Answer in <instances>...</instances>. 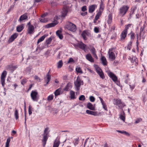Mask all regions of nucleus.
Listing matches in <instances>:
<instances>
[{
	"label": "nucleus",
	"instance_id": "22",
	"mask_svg": "<svg viewBox=\"0 0 147 147\" xmlns=\"http://www.w3.org/2000/svg\"><path fill=\"white\" fill-rule=\"evenodd\" d=\"M28 18L26 13H25L22 15L20 17L19 19V21L21 22L23 20H26Z\"/></svg>",
	"mask_w": 147,
	"mask_h": 147
},
{
	"label": "nucleus",
	"instance_id": "44",
	"mask_svg": "<svg viewBox=\"0 0 147 147\" xmlns=\"http://www.w3.org/2000/svg\"><path fill=\"white\" fill-rule=\"evenodd\" d=\"M10 141V138H7L6 142L5 147H9V144Z\"/></svg>",
	"mask_w": 147,
	"mask_h": 147
},
{
	"label": "nucleus",
	"instance_id": "52",
	"mask_svg": "<svg viewBox=\"0 0 147 147\" xmlns=\"http://www.w3.org/2000/svg\"><path fill=\"white\" fill-rule=\"evenodd\" d=\"M102 107L103 109L106 111H108L107 107V105L105 103H104L103 104H102Z\"/></svg>",
	"mask_w": 147,
	"mask_h": 147
},
{
	"label": "nucleus",
	"instance_id": "48",
	"mask_svg": "<svg viewBox=\"0 0 147 147\" xmlns=\"http://www.w3.org/2000/svg\"><path fill=\"white\" fill-rule=\"evenodd\" d=\"M85 99V97L84 95H81L79 98V100L81 101H84Z\"/></svg>",
	"mask_w": 147,
	"mask_h": 147
},
{
	"label": "nucleus",
	"instance_id": "62",
	"mask_svg": "<svg viewBox=\"0 0 147 147\" xmlns=\"http://www.w3.org/2000/svg\"><path fill=\"white\" fill-rule=\"evenodd\" d=\"M14 6L13 5H11L9 9H8V11H7V12H9L11 10H12L14 8Z\"/></svg>",
	"mask_w": 147,
	"mask_h": 147
},
{
	"label": "nucleus",
	"instance_id": "38",
	"mask_svg": "<svg viewBox=\"0 0 147 147\" xmlns=\"http://www.w3.org/2000/svg\"><path fill=\"white\" fill-rule=\"evenodd\" d=\"M95 67L97 73H100V71H102V70L98 66L96 65L95 66Z\"/></svg>",
	"mask_w": 147,
	"mask_h": 147
},
{
	"label": "nucleus",
	"instance_id": "27",
	"mask_svg": "<svg viewBox=\"0 0 147 147\" xmlns=\"http://www.w3.org/2000/svg\"><path fill=\"white\" fill-rule=\"evenodd\" d=\"M120 118L123 121H125V115L123 111L121 113L120 115Z\"/></svg>",
	"mask_w": 147,
	"mask_h": 147
},
{
	"label": "nucleus",
	"instance_id": "32",
	"mask_svg": "<svg viewBox=\"0 0 147 147\" xmlns=\"http://www.w3.org/2000/svg\"><path fill=\"white\" fill-rule=\"evenodd\" d=\"M47 36V35H46L45 34L40 38L38 40L37 42V44H38L40 42L43 40Z\"/></svg>",
	"mask_w": 147,
	"mask_h": 147
},
{
	"label": "nucleus",
	"instance_id": "15",
	"mask_svg": "<svg viewBox=\"0 0 147 147\" xmlns=\"http://www.w3.org/2000/svg\"><path fill=\"white\" fill-rule=\"evenodd\" d=\"M86 59L88 61L91 62H94V60L93 58L92 57L91 55L90 54H87L86 56Z\"/></svg>",
	"mask_w": 147,
	"mask_h": 147
},
{
	"label": "nucleus",
	"instance_id": "26",
	"mask_svg": "<svg viewBox=\"0 0 147 147\" xmlns=\"http://www.w3.org/2000/svg\"><path fill=\"white\" fill-rule=\"evenodd\" d=\"M60 144V141L56 138L55 140L53 147H58Z\"/></svg>",
	"mask_w": 147,
	"mask_h": 147
},
{
	"label": "nucleus",
	"instance_id": "3",
	"mask_svg": "<svg viewBox=\"0 0 147 147\" xmlns=\"http://www.w3.org/2000/svg\"><path fill=\"white\" fill-rule=\"evenodd\" d=\"M74 84L76 90L78 91L80 89V87L81 85L83 84V82L81 80L80 78L78 76L76 81L74 82Z\"/></svg>",
	"mask_w": 147,
	"mask_h": 147
},
{
	"label": "nucleus",
	"instance_id": "2",
	"mask_svg": "<svg viewBox=\"0 0 147 147\" xmlns=\"http://www.w3.org/2000/svg\"><path fill=\"white\" fill-rule=\"evenodd\" d=\"M66 28L69 30L73 32H75L77 30L76 26L73 23L67 22L66 24Z\"/></svg>",
	"mask_w": 147,
	"mask_h": 147
},
{
	"label": "nucleus",
	"instance_id": "31",
	"mask_svg": "<svg viewBox=\"0 0 147 147\" xmlns=\"http://www.w3.org/2000/svg\"><path fill=\"white\" fill-rule=\"evenodd\" d=\"M70 98L71 99H74L76 98L75 95V92L74 91L71 90L70 91Z\"/></svg>",
	"mask_w": 147,
	"mask_h": 147
},
{
	"label": "nucleus",
	"instance_id": "51",
	"mask_svg": "<svg viewBox=\"0 0 147 147\" xmlns=\"http://www.w3.org/2000/svg\"><path fill=\"white\" fill-rule=\"evenodd\" d=\"M79 138H76L75 139V140H74V145L75 146H76L77 145L78 142H79Z\"/></svg>",
	"mask_w": 147,
	"mask_h": 147
},
{
	"label": "nucleus",
	"instance_id": "20",
	"mask_svg": "<svg viewBox=\"0 0 147 147\" xmlns=\"http://www.w3.org/2000/svg\"><path fill=\"white\" fill-rule=\"evenodd\" d=\"M127 32L123 30L121 32V40H124L126 37Z\"/></svg>",
	"mask_w": 147,
	"mask_h": 147
},
{
	"label": "nucleus",
	"instance_id": "18",
	"mask_svg": "<svg viewBox=\"0 0 147 147\" xmlns=\"http://www.w3.org/2000/svg\"><path fill=\"white\" fill-rule=\"evenodd\" d=\"M68 11L67 9L66 8H64L62 9L61 13V16L63 18H64L67 15Z\"/></svg>",
	"mask_w": 147,
	"mask_h": 147
},
{
	"label": "nucleus",
	"instance_id": "46",
	"mask_svg": "<svg viewBox=\"0 0 147 147\" xmlns=\"http://www.w3.org/2000/svg\"><path fill=\"white\" fill-rule=\"evenodd\" d=\"M53 98V94H51L48 97L47 100L48 101H50L52 100Z\"/></svg>",
	"mask_w": 147,
	"mask_h": 147
},
{
	"label": "nucleus",
	"instance_id": "36",
	"mask_svg": "<svg viewBox=\"0 0 147 147\" xmlns=\"http://www.w3.org/2000/svg\"><path fill=\"white\" fill-rule=\"evenodd\" d=\"M63 65V63L62 60L59 61L57 63V67L58 68H61L62 66Z\"/></svg>",
	"mask_w": 147,
	"mask_h": 147
},
{
	"label": "nucleus",
	"instance_id": "9",
	"mask_svg": "<svg viewBox=\"0 0 147 147\" xmlns=\"http://www.w3.org/2000/svg\"><path fill=\"white\" fill-rule=\"evenodd\" d=\"M108 76L111 78L115 82L117 80V76L114 74L110 72L108 73Z\"/></svg>",
	"mask_w": 147,
	"mask_h": 147
},
{
	"label": "nucleus",
	"instance_id": "6",
	"mask_svg": "<svg viewBox=\"0 0 147 147\" xmlns=\"http://www.w3.org/2000/svg\"><path fill=\"white\" fill-rule=\"evenodd\" d=\"M38 93L36 90H32L30 94L31 98L34 101H38V98L37 97Z\"/></svg>",
	"mask_w": 147,
	"mask_h": 147
},
{
	"label": "nucleus",
	"instance_id": "56",
	"mask_svg": "<svg viewBox=\"0 0 147 147\" xmlns=\"http://www.w3.org/2000/svg\"><path fill=\"white\" fill-rule=\"evenodd\" d=\"M94 32L96 33H98L99 32V28L96 27L94 28Z\"/></svg>",
	"mask_w": 147,
	"mask_h": 147
},
{
	"label": "nucleus",
	"instance_id": "61",
	"mask_svg": "<svg viewBox=\"0 0 147 147\" xmlns=\"http://www.w3.org/2000/svg\"><path fill=\"white\" fill-rule=\"evenodd\" d=\"M34 78L35 80L37 81L39 80V81H40V78L37 76H35L34 77Z\"/></svg>",
	"mask_w": 147,
	"mask_h": 147
},
{
	"label": "nucleus",
	"instance_id": "47",
	"mask_svg": "<svg viewBox=\"0 0 147 147\" xmlns=\"http://www.w3.org/2000/svg\"><path fill=\"white\" fill-rule=\"evenodd\" d=\"M5 78H1V82L3 87L4 86L5 84Z\"/></svg>",
	"mask_w": 147,
	"mask_h": 147
},
{
	"label": "nucleus",
	"instance_id": "8",
	"mask_svg": "<svg viewBox=\"0 0 147 147\" xmlns=\"http://www.w3.org/2000/svg\"><path fill=\"white\" fill-rule=\"evenodd\" d=\"M76 46L80 49L84 50L85 51L86 49H87V46L82 42H80L78 43L76 45Z\"/></svg>",
	"mask_w": 147,
	"mask_h": 147
},
{
	"label": "nucleus",
	"instance_id": "14",
	"mask_svg": "<svg viewBox=\"0 0 147 147\" xmlns=\"http://www.w3.org/2000/svg\"><path fill=\"white\" fill-rule=\"evenodd\" d=\"M34 28L32 25H30L29 26L28 29V33L30 34H32L34 31Z\"/></svg>",
	"mask_w": 147,
	"mask_h": 147
},
{
	"label": "nucleus",
	"instance_id": "5",
	"mask_svg": "<svg viewBox=\"0 0 147 147\" xmlns=\"http://www.w3.org/2000/svg\"><path fill=\"white\" fill-rule=\"evenodd\" d=\"M113 102L114 105L118 106L121 109L125 106V104L122 102L120 99H116L115 100L114 99Z\"/></svg>",
	"mask_w": 147,
	"mask_h": 147
},
{
	"label": "nucleus",
	"instance_id": "10",
	"mask_svg": "<svg viewBox=\"0 0 147 147\" xmlns=\"http://www.w3.org/2000/svg\"><path fill=\"white\" fill-rule=\"evenodd\" d=\"M49 72L50 71H49L46 75V78H45V80L46 83V84L45 85V86L47 85L48 84L49 82L51 80V76L49 74Z\"/></svg>",
	"mask_w": 147,
	"mask_h": 147
},
{
	"label": "nucleus",
	"instance_id": "19",
	"mask_svg": "<svg viewBox=\"0 0 147 147\" xmlns=\"http://www.w3.org/2000/svg\"><path fill=\"white\" fill-rule=\"evenodd\" d=\"M87 107L90 110H95V107L90 102H88L87 105Z\"/></svg>",
	"mask_w": 147,
	"mask_h": 147
},
{
	"label": "nucleus",
	"instance_id": "37",
	"mask_svg": "<svg viewBox=\"0 0 147 147\" xmlns=\"http://www.w3.org/2000/svg\"><path fill=\"white\" fill-rule=\"evenodd\" d=\"M87 33L85 31H83L81 34V36L84 40H86Z\"/></svg>",
	"mask_w": 147,
	"mask_h": 147
},
{
	"label": "nucleus",
	"instance_id": "53",
	"mask_svg": "<svg viewBox=\"0 0 147 147\" xmlns=\"http://www.w3.org/2000/svg\"><path fill=\"white\" fill-rule=\"evenodd\" d=\"M32 107L31 105H29L28 108V113L30 115L32 114Z\"/></svg>",
	"mask_w": 147,
	"mask_h": 147
},
{
	"label": "nucleus",
	"instance_id": "11",
	"mask_svg": "<svg viewBox=\"0 0 147 147\" xmlns=\"http://www.w3.org/2000/svg\"><path fill=\"white\" fill-rule=\"evenodd\" d=\"M86 113L88 115H91L94 116L99 115L100 113L99 114L97 112L89 110H86Z\"/></svg>",
	"mask_w": 147,
	"mask_h": 147
},
{
	"label": "nucleus",
	"instance_id": "4",
	"mask_svg": "<svg viewBox=\"0 0 147 147\" xmlns=\"http://www.w3.org/2000/svg\"><path fill=\"white\" fill-rule=\"evenodd\" d=\"M129 7L127 5H123L120 9L119 14L123 16L128 10Z\"/></svg>",
	"mask_w": 147,
	"mask_h": 147
},
{
	"label": "nucleus",
	"instance_id": "50",
	"mask_svg": "<svg viewBox=\"0 0 147 147\" xmlns=\"http://www.w3.org/2000/svg\"><path fill=\"white\" fill-rule=\"evenodd\" d=\"M39 20L40 22L43 23H45L47 21V20L46 19L43 18H40Z\"/></svg>",
	"mask_w": 147,
	"mask_h": 147
},
{
	"label": "nucleus",
	"instance_id": "1",
	"mask_svg": "<svg viewBox=\"0 0 147 147\" xmlns=\"http://www.w3.org/2000/svg\"><path fill=\"white\" fill-rule=\"evenodd\" d=\"M49 128L48 127L46 128L44 130V133L42 134L43 138L42 142L43 146H45L48 138L49 134Z\"/></svg>",
	"mask_w": 147,
	"mask_h": 147
},
{
	"label": "nucleus",
	"instance_id": "60",
	"mask_svg": "<svg viewBox=\"0 0 147 147\" xmlns=\"http://www.w3.org/2000/svg\"><path fill=\"white\" fill-rule=\"evenodd\" d=\"M86 10V6H84L82 7V11H85Z\"/></svg>",
	"mask_w": 147,
	"mask_h": 147
},
{
	"label": "nucleus",
	"instance_id": "29",
	"mask_svg": "<svg viewBox=\"0 0 147 147\" xmlns=\"http://www.w3.org/2000/svg\"><path fill=\"white\" fill-rule=\"evenodd\" d=\"M101 61H102V63L103 65H107L106 59L104 56H102L101 57Z\"/></svg>",
	"mask_w": 147,
	"mask_h": 147
},
{
	"label": "nucleus",
	"instance_id": "17",
	"mask_svg": "<svg viewBox=\"0 0 147 147\" xmlns=\"http://www.w3.org/2000/svg\"><path fill=\"white\" fill-rule=\"evenodd\" d=\"M90 50L91 51V53L93 55L94 57L97 59L98 57L96 54V51L95 49L93 47H92V48L90 49Z\"/></svg>",
	"mask_w": 147,
	"mask_h": 147
},
{
	"label": "nucleus",
	"instance_id": "40",
	"mask_svg": "<svg viewBox=\"0 0 147 147\" xmlns=\"http://www.w3.org/2000/svg\"><path fill=\"white\" fill-rule=\"evenodd\" d=\"M97 74L100 76V77L102 79L105 78V76L104 75L103 72L102 71H100V73H98Z\"/></svg>",
	"mask_w": 147,
	"mask_h": 147
},
{
	"label": "nucleus",
	"instance_id": "30",
	"mask_svg": "<svg viewBox=\"0 0 147 147\" xmlns=\"http://www.w3.org/2000/svg\"><path fill=\"white\" fill-rule=\"evenodd\" d=\"M61 88H59L56 90L54 92V94L55 96L60 95L61 92Z\"/></svg>",
	"mask_w": 147,
	"mask_h": 147
},
{
	"label": "nucleus",
	"instance_id": "63",
	"mask_svg": "<svg viewBox=\"0 0 147 147\" xmlns=\"http://www.w3.org/2000/svg\"><path fill=\"white\" fill-rule=\"evenodd\" d=\"M123 132H124V134L126 136H129L130 135L129 134V133L127 132L126 131H124Z\"/></svg>",
	"mask_w": 147,
	"mask_h": 147
},
{
	"label": "nucleus",
	"instance_id": "57",
	"mask_svg": "<svg viewBox=\"0 0 147 147\" xmlns=\"http://www.w3.org/2000/svg\"><path fill=\"white\" fill-rule=\"evenodd\" d=\"M74 61L73 59L72 58H69V60H68V63H69L71 62H74Z\"/></svg>",
	"mask_w": 147,
	"mask_h": 147
},
{
	"label": "nucleus",
	"instance_id": "21",
	"mask_svg": "<svg viewBox=\"0 0 147 147\" xmlns=\"http://www.w3.org/2000/svg\"><path fill=\"white\" fill-rule=\"evenodd\" d=\"M96 5H92L89 7V12L90 13H92L94 10Z\"/></svg>",
	"mask_w": 147,
	"mask_h": 147
},
{
	"label": "nucleus",
	"instance_id": "16",
	"mask_svg": "<svg viewBox=\"0 0 147 147\" xmlns=\"http://www.w3.org/2000/svg\"><path fill=\"white\" fill-rule=\"evenodd\" d=\"M108 53L109 58L111 59L112 61L114 60L115 58V55L114 53L112 51L110 52V49L109 50Z\"/></svg>",
	"mask_w": 147,
	"mask_h": 147
},
{
	"label": "nucleus",
	"instance_id": "33",
	"mask_svg": "<svg viewBox=\"0 0 147 147\" xmlns=\"http://www.w3.org/2000/svg\"><path fill=\"white\" fill-rule=\"evenodd\" d=\"M50 3L51 4V5L53 7H55L57 6L58 5V4L56 2L53 1H50Z\"/></svg>",
	"mask_w": 147,
	"mask_h": 147
},
{
	"label": "nucleus",
	"instance_id": "24",
	"mask_svg": "<svg viewBox=\"0 0 147 147\" xmlns=\"http://www.w3.org/2000/svg\"><path fill=\"white\" fill-rule=\"evenodd\" d=\"M71 88V84L70 83H68L67 84L63 90L64 91H67L70 90V88Z\"/></svg>",
	"mask_w": 147,
	"mask_h": 147
},
{
	"label": "nucleus",
	"instance_id": "39",
	"mask_svg": "<svg viewBox=\"0 0 147 147\" xmlns=\"http://www.w3.org/2000/svg\"><path fill=\"white\" fill-rule=\"evenodd\" d=\"M129 34L130 35V38L131 39L133 40L135 37V34L132 31H131Z\"/></svg>",
	"mask_w": 147,
	"mask_h": 147
},
{
	"label": "nucleus",
	"instance_id": "43",
	"mask_svg": "<svg viewBox=\"0 0 147 147\" xmlns=\"http://www.w3.org/2000/svg\"><path fill=\"white\" fill-rule=\"evenodd\" d=\"M7 74V71H3L1 74V78H5Z\"/></svg>",
	"mask_w": 147,
	"mask_h": 147
},
{
	"label": "nucleus",
	"instance_id": "7",
	"mask_svg": "<svg viewBox=\"0 0 147 147\" xmlns=\"http://www.w3.org/2000/svg\"><path fill=\"white\" fill-rule=\"evenodd\" d=\"M145 27V24H144L143 26H141L140 29V32L139 33L140 40L141 38L142 37V38H144V36L145 31L144 29Z\"/></svg>",
	"mask_w": 147,
	"mask_h": 147
},
{
	"label": "nucleus",
	"instance_id": "41",
	"mask_svg": "<svg viewBox=\"0 0 147 147\" xmlns=\"http://www.w3.org/2000/svg\"><path fill=\"white\" fill-rule=\"evenodd\" d=\"M132 42V40H131L129 42L127 47V49L129 50H130Z\"/></svg>",
	"mask_w": 147,
	"mask_h": 147
},
{
	"label": "nucleus",
	"instance_id": "54",
	"mask_svg": "<svg viewBox=\"0 0 147 147\" xmlns=\"http://www.w3.org/2000/svg\"><path fill=\"white\" fill-rule=\"evenodd\" d=\"M89 99L90 101L92 102H94L95 100V98L92 96H91L90 97Z\"/></svg>",
	"mask_w": 147,
	"mask_h": 147
},
{
	"label": "nucleus",
	"instance_id": "13",
	"mask_svg": "<svg viewBox=\"0 0 147 147\" xmlns=\"http://www.w3.org/2000/svg\"><path fill=\"white\" fill-rule=\"evenodd\" d=\"M58 24V22L57 20L54 21L53 22L49 24L46 26V27L47 28H49L51 27L55 26Z\"/></svg>",
	"mask_w": 147,
	"mask_h": 147
},
{
	"label": "nucleus",
	"instance_id": "64",
	"mask_svg": "<svg viewBox=\"0 0 147 147\" xmlns=\"http://www.w3.org/2000/svg\"><path fill=\"white\" fill-rule=\"evenodd\" d=\"M136 8H136V6L134 7L133 8V9L132 10V14H134V12L135 10L136 9Z\"/></svg>",
	"mask_w": 147,
	"mask_h": 147
},
{
	"label": "nucleus",
	"instance_id": "59",
	"mask_svg": "<svg viewBox=\"0 0 147 147\" xmlns=\"http://www.w3.org/2000/svg\"><path fill=\"white\" fill-rule=\"evenodd\" d=\"M129 86H130V88H131V90H133L134 88L135 87V85L134 84L132 85L130 84Z\"/></svg>",
	"mask_w": 147,
	"mask_h": 147
},
{
	"label": "nucleus",
	"instance_id": "28",
	"mask_svg": "<svg viewBox=\"0 0 147 147\" xmlns=\"http://www.w3.org/2000/svg\"><path fill=\"white\" fill-rule=\"evenodd\" d=\"M24 25L23 24L17 26L16 29L17 31L18 32H21L24 29Z\"/></svg>",
	"mask_w": 147,
	"mask_h": 147
},
{
	"label": "nucleus",
	"instance_id": "34",
	"mask_svg": "<svg viewBox=\"0 0 147 147\" xmlns=\"http://www.w3.org/2000/svg\"><path fill=\"white\" fill-rule=\"evenodd\" d=\"M102 12L100 10H99L96 15L95 19L98 20L100 16L101 15Z\"/></svg>",
	"mask_w": 147,
	"mask_h": 147
},
{
	"label": "nucleus",
	"instance_id": "35",
	"mask_svg": "<svg viewBox=\"0 0 147 147\" xmlns=\"http://www.w3.org/2000/svg\"><path fill=\"white\" fill-rule=\"evenodd\" d=\"M14 116L16 119H18L19 118L18 111L17 109H16L14 113Z\"/></svg>",
	"mask_w": 147,
	"mask_h": 147
},
{
	"label": "nucleus",
	"instance_id": "58",
	"mask_svg": "<svg viewBox=\"0 0 147 147\" xmlns=\"http://www.w3.org/2000/svg\"><path fill=\"white\" fill-rule=\"evenodd\" d=\"M26 82V81L24 79H22L21 81V84L24 85V84Z\"/></svg>",
	"mask_w": 147,
	"mask_h": 147
},
{
	"label": "nucleus",
	"instance_id": "49",
	"mask_svg": "<svg viewBox=\"0 0 147 147\" xmlns=\"http://www.w3.org/2000/svg\"><path fill=\"white\" fill-rule=\"evenodd\" d=\"M131 24H129L127 25H126L125 26V28L124 30V31L127 32V30L129 27H130Z\"/></svg>",
	"mask_w": 147,
	"mask_h": 147
},
{
	"label": "nucleus",
	"instance_id": "42",
	"mask_svg": "<svg viewBox=\"0 0 147 147\" xmlns=\"http://www.w3.org/2000/svg\"><path fill=\"white\" fill-rule=\"evenodd\" d=\"M76 70L77 72L80 74H82L83 73V71H82L81 68L78 66L76 68Z\"/></svg>",
	"mask_w": 147,
	"mask_h": 147
},
{
	"label": "nucleus",
	"instance_id": "45",
	"mask_svg": "<svg viewBox=\"0 0 147 147\" xmlns=\"http://www.w3.org/2000/svg\"><path fill=\"white\" fill-rule=\"evenodd\" d=\"M52 40V37H50L46 41V43L47 45H49L51 42Z\"/></svg>",
	"mask_w": 147,
	"mask_h": 147
},
{
	"label": "nucleus",
	"instance_id": "23",
	"mask_svg": "<svg viewBox=\"0 0 147 147\" xmlns=\"http://www.w3.org/2000/svg\"><path fill=\"white\" fill-rule=\"evenodd\" d=\"M112 20V15L110 13L109 14L108 16V19L107 20V23L109 25L111 24Z\"/></svg>",
	"mask_w": 147,
	"mask_h": 147
},
{
	"label": "nucleus",
	"instance_id": "55",
	"mask_svg": "<svg viewBox=\"0 0 147 147\" xmlns=\"http://www.w3.org/2000/svg\"><path fill=\"white\" fill-rule=\"evenodd\" d=\"M142 119L141 118H138L135 121V123L137 124L139 123L140 121H142Z\"/></svg>",
	"mask_w": 147,
	"mask_h": 147
},
{
	"label": "nucleus",
	"instance_id": "25",
	"mask_svg": "<svg viewBox=\"0 0 147 147\" xmlns=\"http://www.w3.org/2000/svg\"><path fill=\"white\" fill-rule=\"evenodd\" d=\"M56 34L59 38L61 39L63 38V36L62 34V32L60 30H58L56 32Z\"/></svg>",
	"mask_w": 147,
	"mask_h": 147
},
{
	"label": "nucleus",
	"instance_id": "12",
	"mask_svg": "<svg viewBox=\"0 0 147 147\" xmlns=\"http://www.w3.org/2000/svg\"><path fill=\"white\" fill-rule=\"evenodd\" d=\"M18 34L17 33L14 34L13 35H12L9 38L8 40V42H12L18 37Z\"/></svg>",
	"mask_w": 147,
	"mask_h": 147
}]
</instances>
